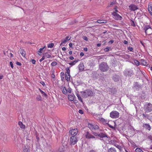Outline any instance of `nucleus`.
<instances>
[{
	"instance_id": "obj_1",
	"label": "nucleus",
	"mask_w": 152,
	"mask_h": 152,
	"mask_svg": "<svg viewBox=\"0 0 152 152\" xmlns=\"http://www.w3.org/2000/svg\"><path fill=\"white\" fill-rule=\"evenodd\" d=\"M99 133L96 132H93L92 134L94 135H93L89 132L86 131L85 132V137L86 139H92L94 140H96L98 138L95 137V136H98Z\"/></svg>"
},
{
	"instance_id": "obj_2",
	"label": "nucleus",
	"mask_w": 152,
	"mask_h": 152,
	"mask_svg": "<svg viewBox=\"0 0 152 152\" xmlns=\"http://www.w3.org/2000/svg\"><path fill=\"white\" fill-rule=\"evenodd\" d=\"M81 93L82 95V97L85 98L92 96L93 95V93L92 91L89 89L83 91H81Z\"/></svg>"
},
{
	"instance_id": "obj_3",
	"label": "nucleus",
	"mask_w": 152,
	"mask_h": 152,
	"mask_svg": "<svg viewBox=\"0 0 152 152\" xmlns=\"http://www.w3.org/2000/svg\"><path fill=\"white\" fill-rule=\"evenodd\" d=\"M108 66L106 62H102L99 65V69L102 72L107 71L108 70Z\"/></svg>"
},
{
	"instance_id": "obj_4",
	"label": "nucleus",
	"mask_w": 152,
	"mask_h": 152,
	"mask_svg": "<svg viewBox=\"0 0 152 152\" xmlns=\"http://www.w3.org/2000/svg\"><path fill=\"white\" fill-rule=\"evenodd\" d=\"M145 112L149 113L152 111V104L150 103H145L144 106Z\"/></svg>"
},
{
	"instance_id": "obj_5",
	"label": "nucleus",
	"mask_w": 152,
	"mask_h": 152,
	"mask_svg": "<svg viewBox=\"0 0 152 152\" xmlns=\"http://www.w3.org/2000/svg\"><path fill=\"white\" fill-rule=\"evenodd\" d=\"M124 76L126 77H131L134 75L133 70L130 69H125L123 72Z\"/></svg>"
},
{
	"instance_id": "obj_6",
	"label": "nucleus",
	"mask_w": 152,
	"mask_h": 152,
	"mask_svg": "<svg viewBox=\"0 0 152 152\" xmlns=\"http://www.w3.org/2000/svg\"><path fill=\"white\" fill-rule=\"evenodd\" d=\"M144 30L146 35H150L152 33V28L149 25L145 26Z\"/></svg>"
},
{
	"instance_id": "obj_7",
	"label": "nucleus",
	"mask_w": 152,
	"mask_h": 152,
	"mask_svg": "<svg viewBox=\"0 0 152 152\" xmlns=\"http://www.w3.org/2000/svg\"><path fill=\"white\" fill-rule=\"evenodd\" d=\"M110 116L112 118H118L119 116V113L116 111H113L110 113Z\"/></svg>"
},
{
	"instance_id": "obj_8",
	"label": "nucleus",
	"mask_w": 152,
	"mask_h": 152,
	"mask_svg": "<svg viewBox=\"0 0 152 152\" xmlns=\"http://www.w3.org/2000/svg\"><path fill=\"white\" fill-rule=\"evenodd\" d=\"M112 78L115 82H118L120 79L121 77L118 74H114L112 76Z\"/></svg>"
},
{
	"instance_id": "obj_9",
	"label": "nucleus",
	"mask_w": 152,
	"mask_h": 152,
	"mask_svg": "<svg viewBox=\"0 0 152 152\" xmlns=\"http://www.w3.org/2000/svg\"><path fill=\"white\" fill-rule=\"evenodd\" d=\"M77 142V138L76 136H72L71 137L69 141V143L71 145H74Z\"/></svg>"
},
{
	"instance_id": "obj_10",
	"label": "nucleus",
	"mask_w": 152,
	"mask_h": 152,
	"mask_svg": "<svg viewBox=\"0 0 152 152\" xmlns=\"http://www.w3.org/2000/svg\"><path fill=\"white\" fill-rule=\"evenodd\" d=\"M88 126L91 130H95L98 129L99 128V126L97 125H93L91 124H88Z\"/></svg>"
},
{
	"instance_id": "obj_11",
	"label": "nucleus",
	"mask_w": 152,
	"mask_h": 152,
	"mask_svg": "<svg viewBox=\"0 0 152 152\" xmlns=\"http://www.w3.org/2000/svg\"><path fill=\"white\" fill-rule=\"evenodd\" d=\"M141 87V85L140 84L137 82H135L134 83L133 86V88L134 89H136V90H138Z\"/></svg>"
},
{
	"instance_id": "obj_12",
	"label": "nucleus",
	"mask_w": 152,
	"mask_h": 152,
	"mask_svg": "<svg viewBox=\"0 0 152 152\" xmlns=\"http://www.w3.org/2000/svg\"><path fill=\"white\" fill-rule=\"evenodd\" d=\"M112 15L114 17L115 19L116 20H121L122 18V17L120 15L118 14L117 13H115V12L112 13Z\"/></svg>"
},
{
	"instance_id": "obj_13",
	"label": "nucleus",
	"mask_w": 152,
	"mask_h": 152,
	"mask_svg": "<svg viewBox=\"0 0 152 152\" xmlns=\"http://www.w3.org/2000/svg\"><path fill=\"white\" fill-rule=\"evenodd\" d=\"M78 131L77 129H72V130H70L69 132L70 134L73 136H75V135L77 134Z\"/></svg>"
},
{
	"instance_id": "obj_14",
	"label": "nucleus",
	"mask_w": 152,
	"mask_h": 152,
	"mask_svg": "<svg viewBox=\"0 0 152 152\" xmlns=\"http://www.w3.org/2000/svg\"><path fill=\"white\" fill-rule=\"evenodd\" d=\"M129 9L131 11H134L138 9L137 6L134 4H132L129 6Z\"/></svg>"
},
{
	"instance_id": "obj_15",
	"label": "nucleus",
	"mask_w": 152,
	"mask_h": 152,
	"mask_svg": "<svg viewBox=\"0 0 152 152\" xmlns=\"http://www.w3.org/2000/svg\"><path fill=\"white\" fill-rule=\"evenodd\" d=\"M148 10L151 15H152V2L149 3L148 7Z\"/></svg>"
},
{
	"instance_id": "obj_16",
	"label": "nucleus",
	"mask_w": 152,
	"mask_h": 152,
	"mask_svg": "<svg viewBox=\"0 0 152 152\" xmlns=\"http://www.w3.org/2000/svg\"><path fill=\"white\" fill-rule=\"evenodd\" d=\"M98 137H100L101 138H103L104 137H107L108 138L107 135L105 133H103V132H100L98 134Z\"/></svg>"
},
{
	"instance_id": "obj_17",
	"label": "nucleus",
	"mask_w": 152,
	"mask_h": 152,
	"mask_svg": "<svg viewBox=\"0 0 152 152\" xmlns=\"http://www.w3.org/2000/svg\"><path fill=\"white\" fill-rule=\"evenodd\" d=\"M99 120L103 124H108V121L107 120H105L102 118H99Z\"/></svg>"
},
{
	"instance_id": "obj_18",
	"label": "nucleus",
	"mask_w": 152,
	"mask_h": 152,
	"mask_svg": "<svg viewBox=\"0 0 152 152\" xmlns=\"http://www.w3.org/2000/svg\"><path fill=\"white\" fill-rule=\"evenodd\" d=\"M68 98L70 101H72L74 100L75 98V96L73 94L70 95H69L68 96Z\"/></svg>"
},
{
	"instance_id": "obj_19",
	"label": "nucleus",
	"mask_w": 152,
	"mask_h": 152,
	"mask_svg": "<svg viewBox=\"0 0 152 152\" xmlns=\"http://www.w3.org/2000/svg\"><path fill=\"white\" fill-rule=\"evenodd\" d=\"M143 127L145 128V129H148V130H150L151 127L149 125V124H143Z\"/></svg>"
},
{
	"instance_id": "obj_20",
	"label": "nucleus",
	"mask_w": 152,
	"mask_h": 152,
	"mask_svg": "<svg viewBox=\"0 0 152 152\" xmlns=\"http://www.w3.org/2000/svg\"><path fill=\"white\" fill-rule=\"evenodd\" d=\"M20 53L21 54L22 56L24 57H25L26 52L23 49L20 48L19 50Z\"/></svg>"
},
{
	"instance_id": "obj_21",
	"label": "nucleus",
	"mask_w": 152,
	"mask_h": 152,
	"mask_svg": "<svg viewBox=\"0 0 152 152\" xmlns=\"http://www.w3.org/2000/svg\"><path fill=\"white\" fill-rule=\"evenodd\" d=\"M80 70H83L84 69V66L83 63H80L79 65Z\"/></svg>"
},
{
	"instance_id": "obj_22",
	"label": "nucleus",
	"mask_w": 152,
	"mask_h": 152,
	"mask_svg": "<svg viewBox=\"0 0 152 152\" xmlns=\"http://www.w3.org/2000/svg\"><path fill=\"white\" fill-rule=\"evenodd\" d=\"M60 76L61 78V80L62 81H64L65 80V77L66 75H65L64 73L63 72H62L60 73Z\"/></svg>"
},
{
	"instance_id": "obj_23",
	"label": "nucleus",
	"mask_w": 152,
	"mask_h": 152,
	"mask_svg": "<svg viewBox=\"0 0 152 152\" xmlns=\"http://www.w3.org/2000/svg\"><path fill=\"white\" fill-rule=\"evenodd\" d=\"M30 149L28 146H25L23 148V152H30Z\"/></svg>"
},
{
	"instance_id": "obj_24",
	"label": "nucleus",
	"mask_w": 152,
	"mask_h": 152,
	"mask_svg": "<svg viewBox=\"0 0 152 152\" xmlns=\"http://www.w3.org/2000/svg\"><path fill=\"white\" fill-rule=\"evenodd\" d=\"M97 22L99 23H107V20H99Z\"/></svg>"
},
{
	"instance_id": "obj_25",
	"label": "nucleus",
	"mask_w": 152,
	"mask_h": 152,
	"mask_svg": "<svg viewBox=\"0 0 152 152\" xmlns=\"http://www.w3.org/2000/svg\"><path fill=\"white\" fill-rule=\"evenodd\" d=\"M39 90L41 93L42 96H44L46 98H47L48 97L47 95L44 91H43L40 88H39Z\"/></svg>"
},
{
	"instance_id": "obj_26",
	"label": "nucleus",
	"mask_w": 152,
	"mask_h": 152,
	"mask_svg": "<svg viewBox=\"0 0 152 152\" xmlns=\"http://www.w3.org/2000/svg\"><path fill=\"white\" fill-rule=\"evenodd\" d=\"M18 125L20 126V128L22 129H25V126L23 124L22 122L19 121L18 123Z\"/></svg>"
},
{
	"instance_id": "obj_27",
	"label": "nucleus",
	"mask_w": 152,
	"mask_h": 152,
	"mask_svg": "<svg viewBox=\"0 0 152 152\" xmlns=\"http://www.w3.org/2000/svg\"><path fill=\"white\" fill-rule=\"evenodd\" d=\"M108 152H116V151L115 148L111 147L108 149Z\"/></svg>"
},
{
	"instance_id": "obj_28",
	"label": "nucleus",
	"mask_w": 152,
	"mask_h": 152,
	"mask_svg": "<svg viewBox=\"0 0 152 152\" xmlns=\"http://www.w3.org/2000/svg\"><path fill=\"white\" fill-rule=\"evenodd\" d=\"M62 88H63L62 90V92L64 94H66L67 93V91L65 87L62 86Z\"/></svg>"
},
{
	"instance_id": "obj_29",
	"label": "nucleus",
	"mask_w": 152,
	"mask_h": 152,
	"mask_svg": "<svg viewBox=\"0 0 152 152\" xmlns=\"http://www.w3.org/2000/svg\"><path fill=\"white\" fill-rule=\"evenodd\" d=\"M140 61L141 62V64H142L143 65L145 66L146 65L147 62L144 59H141L140 60Z\"/></svg>"
},
{
	"instance_id": "obj_30",
	"label": "nucleus",
	"mask_w": 152,
	"mask_h": 152,
	"mask_svg": "<svg viewBox=\"0 0 152 152\" xmlns=\"http://www.w3.org/2000/svg\"><path fill=\"white\" fill-rule=\"evenodd\" d=\"M78 61V60H76L73 62H72L71 63H69V64L71 65V66H72L75 65L76 63H77Z\"/></svg>"
},
{
	"instance_id": "obj_31",
	"label": "nucleus",
	"mask_w": 152,
	"mask_h": 152,
	"mask_svg": "<svg viewBox=\"0 0 152 152\" xmlns=\"http://www.w3.org/2000/svg\"><path fill=\"white\" fill-rule=\"evenodd\" d=\"M66 73H67V74H66L67 75H68L70 77V70L69 69V68L67 67L66 68Z\"/></svg>"
},
{
	"instance_id": "obj_32",
	"label": "nucleus",
	"mask_w": 152,
	"mask_h": 152,
	"mask_svg": "<svg viewBox=\"0 0 152 152\" xmlns=\"http://www.w3.org/2000/svg\"><path fill=\"white\" fill-rule=\"evenodd\" d=\"M47 53H45L43 54V56L42 58L40 59L39 61L40 62H42L43 60H44L45 58V55L47 54Z\"/></svg>"
},
{
	"instance_id": "obj_33",
	"label": "nucleus",
	"mask_w": 152,
	"mask_h": 152,
	"mask_svg": "<svg viewBox=\"0 0 152 152\" xmlns=\"http://www.w3.org/2000/svg\"><path fill=\"white\" fill-rule=\"evenodd\" d=\"M65 78L66 80L67 81H69L70 80V77L68 76L66 74Z\"/></svg>"
},
{
	"instance_id": "obj_34",
	"label": "nucleus",
	"mask_w": 152,
	"mask_h": 152,
	"mask_svg": "<svg viewBox=\"0 0 152 152\" xmlns=\"http://www.w3.org/2000/svg\"><path fill=\"white\" fill-rule=\"evenodd\" d=\"M142 115L143 116V118H146L147 119H148L149 116L148 114H144V113H143Z\"/></svg>"
},
{
	"instance_id": "obj_35",
	"label": "nucleus",
	"mask_w": 152,
	"mask_h": 152,
	"mask_svg": "<svg viewBox=\"0 0 152 152\" xmlns=\"http://www.w3.org/2000/svg\"><path fill=\"white\" fill-rule=\"evenodd\" d=\"M67 41L65 39H63V40H62L61 43L60 45H62L63 46H64V45H63L64 43H65Z\"/></svg>"
},
{
	"instance_id": "obj_36",
	"label": "nucleus",
	"mask_w": 152,
	"mask_h": 152,
	"mask_svg": "<svg viewBox=\"0 0 152 152\" xmlns=\"http://www.w3.org/2000/svg\"><path fill=\"white\" fill-rule=\"evenodd\" d=\"M136 152H143L142 150L139 148H137L135 149Z\"/></svg>"
},
{
	"instance_id": "obj_37",
	"label": "nucleus",
	"mask_w": 152,
	"mask_h": 152,
	"mask_svg": "<svg viewBox=\"0 0 152 152\" xmlns=\"http://www.w3.org/2000/svg\"><path fill=\"white\" fill-rule=\"evenodd\" d=\"M134 62L136 65L138 66L140 65V63L137 60H135Z\"/></svg>"
},
{
	"instance_id": "obj_38",
	"label": "nucleus",
	"mask_w": 152,
	"mask_h": 152,
	"mask_svg": "<svg viewBox=\"0 0 152 152\" xmlns=\"http://www.w3.org/2000/svg\"><path fill=\"white\" fill-rule=\"evenodd\" d=\"M76 95L78 97V99L79 101L82 102V100L81 97L80 96V95L78 94H77Z\"/></svg>"
},
{
	"instance_id": "obj_39",
	"label": "nucleus",
	"mask_w": 152,
	"mask_h": 152,
	"mask_svg": "<svg viewBox=\"0 0 152 152\" xmlns=\"http://www.w3.org/2000/svg\"><path fill=\"white\" fill-rule=\"evenodd\" d=\"M132 23H131V26L134 27H136V25L134 21L132 20H131Z\"/></svg>"
},
{
	"instance_id": "obj_40",
	"label": "nucleus",
	"mask_w": 152,
	"mask_h": 152,
	"mask_svg": "<svg viewBox=\"0 0 152 152\" xmlns=\"http://www.w3.org/2000/svg\"><path fill=\"white\" fill-rule=\"evenodd\" d=\"M57 62L55 61H53L52 62L51 64V65L52 66H54L57 65Z\"/></svg>"
},
{
	"instance_id": "obj_41",
	"label": "nucleus",
	"mask_w": 152,
	"mask_h": 152,
	"mask_svg": "<svg viewBox=\"0 0 152 152\" xmlns=\"http://www.w3.org/2000/svg\"><path fill=\"white\" fill-rule=\"evenodd\" d=\"M36 99L38 101H40L41 100V97L40 95H38Z\"/></svg>"
},
{
	"instance_id": "obj_42",
	"label": "nucleus",
	"mask_w": 152,
	"mask_h": 152,
	"mask_svg": "<svg viewBox=\"0 0 152 152\" xmlns=\"http://www.w3.org/2000/svg\"><path fill=\"white\" fill-rule=\"evenodd\" d=\"M54 46V44L53 43H50L48 45V48H52Z\"/></svg>"
},
{
	"instance_id": "obj_43",
	"label": "nucleus",
	"mask_w": 152,
	"mask_h": 152,
	"mask_svg": "<svg viewBox=\"0 0 152 152\" xmlns=\"http://www.w3.org/2000/svg\"><path fill=\"white\" fill-rule=\"evenodd\" d=\"M116 147L118 148L121 151L122 149V147H121L119 145H115Z\"/></svg>"
},
{
	"instance_id": "obj_44",
	"label": "nucleus",
	"mask_w": 152,
	"mask_h": 152,
	"mask_svg": "<svg viewBox=\"0 0 152 152\" xmlns=\"http://www.w3.org/2000/svg\"><path fill=\"white\" fill-rule=\"evenodd\" d=\"M110 49V47H107L104 49V50L105 52H107L109 51Z\"/></svg>"
},
{
	"instance_id": "obj_45",
	"label": "nucleus",
	"mask_w": 152,
	"mask_h": 152,
	"mask_svg": "<svg viewBox=\"0 0 152 152\" xmlns=\"http://www.w3.org/2000/svg\"><path fill=\"white\" fill-rule=\"evenodd\" d=\"M115 4V3L114 2H111L108 5V7H111L112 5L113 4Z\"/></svg>"
},
{
	"instance_id": "obj_46",
	"label": "nucleus",
	"mask_w": 152,
	"mask_h": 152,
	"mask_svg": "<svg viewBox=\"0 0 152 152\" xmlns=\"http://www.w3.org/2000/svg\"><path fill=\"white\" fill-rule=\"evenodd\" d=\"M128 49L130 51H132L133 50V48L131 47H128Z\"/></svg>"
},
{
	"instance_id": "obj_47",
	"label": "nucleus",
	"mask_w": 152,
	"mask_h": 152,
	"mask_svg": "<svg viewBox=\"0 0 152 152\" xmlns=\"http://www.w3.org/2000/svg\"><path fill=\"white\" fill-rule=\"evenodd\" d=\"M40 83L43 86H45V82L43 81H41L40 82Z\"/></svg>"
},
{
	"instance_id": "obj_48",
	"label": "nucleus",
	"mask_w": 152,
	"mask_h": 152,
	"mask_svg": "<svg viewBox=\"0 0 152 152\" xmlns=\"http://www.w3.org/2000/svg\"><path fill=\"white\" fill-rule=\"evenodd\" d=\"M45 56L47 58H49L51 57V55H49V54H47L46 55V54L45 55Z\"/></svg>"
},
{
	"instance_id": "obj_49",
	"label": "nucleus",
	"mask_w": 152,
	"mask_h": 152,
	"mask_svg": "<svg viewBox=\"0 0 152 152\" xmlns=\"http://www.w3.org/2000/svg\"><path fill=\"white\" fill-rule=\"evenodd\" d=\"M116 7H117L116 6L115 7L114 9L115 10V12H115V13H117V12H118V10L117 9Z\"/></svg>"
},
{
	"instance_id": "obj_50",
	"label": "nucleus",
	"mask_w": 152,
	"mask_h": 152,
	"mask_svg": "<svg viewBox=\"0 0 152 152\" xmlns=\"http://www.w3.org/2000/svg\"><path fill=\"white\" fill-rule=\"evenodd\" d=\"M79 113L81 114H83V111L82 110H79Z\"/></svg>"
},
{
	"instance_id": "obj_51",
	"label": "nucleus",
	"mask_w": 152,
	"mask_h": 152,
	"mask_svg": "<svg viewBox=\"0 0 152 152\" xmlns=\"http://www.w3.org/2000/svg\"><path fill=\"white\" fill-rule=\"evenodd\" d=\"M83 39L86 40V41H88V38H87V37H86V36H84L83 37Z\"/></svg>"
},
{
	"instance_id": "obj_52",
	"label": "nucleus",
	"mask_w": 152,
	"mask_h": 152,
	"mask_svg": "<svg viewBox=\"0 0 152 152\" xmlns=\"http://www.w3.org/2000/svg\"><path fill=\"white\" fill-rule=\"evenodd\" d=\"M32 63L33 64H35L36 61L34 59H32L31 60Z\"/></svg>"
},
{
	"instance_id": "obj_53",
	"label": "nucleus",
	"mask_w": 152,
	"mask_h": 152,
	"mask_svg": "<svg viewBox=\"0 0 152 152\" xmlns=\"http://www.w3.org/2000/svg\"><path fill=\"white\" fill-rule=\"evenodd\" d=\"M10 64L11 67L12 68H13V64L12 62L11 61H10Z\"/></svg>"
},
{
	"instance_id": "obj_54",
	"label": "nucleus",
	"mask_w": 152,
	"mask_h": 152,
	"mask_svg": "<svg viewBox=\"0 0 152 152\" xmlns=\"http://www.w3.org/2000/svg\"><path fill=\"white\" fill-rule=\"evenodd\" d=\"M57 152H64V150L62 149H60Z\"/></svg>"
},
{
	"instance_id": "obj_55",
	"label": "nucleus",
	"mask_w": 152,
	"mask_h": 152,
	"mask_svg": "<svg viewBox=\"0 0 152 152\" xmlns=\"http://www.w3.org/2000/svg\"><path fill=\"white\" fill-rule=\"evenodd\" d=\"M16 64L19 66H21L22 64L20 62H16Z\"/></svg>"
},
{
	"instance_id": "obj_56",
	"label": "nucleus",
	"mask_w": 152,
	"mask_h": 152,
	"mask_svg": "<svg viewBox=\"0 0 152 152\" xmlns=\"http://www.w3.org/2000/svg\"><path fill=\"white\" fill-rule=\"evenodd\" d=\"M108 124V126L110 127V128H112V129H114V127L113 126H112L111 125H110L108 123V124Z\"/></svg>"
},
{
	"instance_id": "obj_57",
	"label": "nucleus",
	"mask_w": 152,
	"mask_h": 152,
	"mask_svg": "<svg viewBox=\"0 0 152 152\" xmlns=\"http://www.w3.org/2000/svg\"><path fill=\"white\" fill-rule=\"evenodd\" d=\"M43 50L42 49V48H40L39 51H38V52H39V53H42V51Z\"/></svg>"
},
{
	"instance_id": "obj_58",
	"label": "nucleus",
	"mask_w": 152,
	"mask_h": 152,
	"mask_svg": "<svg viewBox=\"0 0 152 152\" xmlns=\"http://www.w3.org/2000/svg\"><path fill=\"white\" fill-rule=\"evenodd\" d=\"M69 37L68 36H67L65 38H64L67 41L69 40L70 39V38H69Z\"/></svg>"
},
{
	"instance_id": "obj_59",
	"label": "nucleus",
	"mask_w": 152,
	"mask_h": 152,
	"mask_svg": "<svg viewBox=\"0 0 152 152\" xmlns=\"http://www.w3.org/2000/svg\"><path fill=\"white\" fill-rule=\"evenodd\" d=\"M114 41L113 40H111L108 42L109 44H112L114 42Z\"/></svg>"
},
{
	"instance_id": "obj_60",
	"label": "nucleus",
	"mask_w": 152,
	"mask_h": 152,
	"mask_svg": "<svg viewBox=\"0 0 152 152\" xmlns=\"http://www.w3.org/2000/svg\"><path fill=\"white\" fill-rule=\"evenodd\" d=\"M123 42L124 43V44H125V45L128 44V41H126V40H124V41H123Z\"/></svg>"
},
{
	"instance_id": "obj_61",
	"label": "nucleus",
	"mask_w": 152,
	"mask_h": 152,
	"mask_svg": "<svg viewBox=\"0 0 152 152\" xmlns=\"http://www.w3.org/2000/svg\"><path fill=\"white\" fill-rule=\"evenodd\" d=\"M148 138L150 140H152V136L150 135L148 137Z\"/></svg>"
},
{
	"instance_id": "obj_62",
	"label": "nucleus",
	"mask_w": 152,
	"mask_h": 152,
	"mask_svg": "<svg viewBox=\"0 0 152 152\" xmlns=\"http://www.w3.org/2000/svg\"><path fill=\"white\" fill-rule=\"evenodd\" d=\"M36 139L37 142H39V138L38 136H36Z\"/></svg>"
},
{
	"instance_id": "obj_63",
	"label": "nucleus",
	"mask_w": 152,
	"mask_h": 152,
	"mask_svg": "<svg viewBox=\"0 0 152 152\" xmlns=\"http://www.w3.org/2000/svg\"><path fill=\"white\" fill-rule=\"evenodd\" d=\"M51 77L53 78H55V75L53 74H52L51 75Z\"/></svg>"
},
{
	"instance_id": "obj_64",
	"label": "nucleus",
	"mask_w": 152,
	"mask_h": 152,
	"mask_svg": "<svg viewBox=\"0 0 152 152\" xmlns=\"http://www.w3.org/2000/svg\"><path fill=\"white\" fill-rule=\"evenodd\" d=\"M89 152H97L96 151L94 150H90L89 151Z\"/></svg>"
}]
</instances>
